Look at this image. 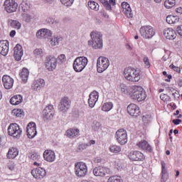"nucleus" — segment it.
I'll list each match as a JSON object with an SVG mask.
<instances>
[{
  "mask_svg": "<svg viewBox=\"0 0 182 182\" xmlns=\"http://www.w3.org/2000/svg\"><path fill=\"white\" fill-rule=\"evenodd\" d=\"M129 95L131 99L137 100V102H143V100H146L147 97L144 89L139 85H133L131 87Z\"/></svg>",
  "mask_w": 182,
  "mask_h": 182,
  "instance_id": "f257e3e1",
  "label": "nucleus"
},
{
  "mask_svg": "<svg viewBox=\"0 0 182 182\" xmlns=\"http://www.w3.org/2000/svg\"><path fill=\"white\" fill-rule=\"evenodd\" d=\"M141 72L139 69L129 67L124 69V76L129 82H139L141 75Z\"/></svg>",
  "mask_w": 182,
  "mask_h": 182,
  "instance_id": "f03ea898",
  "label": "nucleus"
},
{
  "mask_svg": "<svg viewBox=\"0 0 182 182\" xmlns=\"http://www.w3.org/2000/svg\"><path fill=\"white\" fill-rule=\"evenodd\" d=\"M92 41H88L89 46H92L93 49H102L103 48V38L102 33L92 31L90 33Z\"/></svg>",
  "mask_w": 182,
  "mask_h": 182,
  "instance_id": "7ed1b4c3",
  "label": "nucleus"
},
{
  "mask_svg": "<svg viewBox=\"0 0 182 182\" xmlns=\"http://www.w3.org/2000/svg\"><path fill=\"white\" fill-rule=\"evenodd\" d=\"M75 174L79 178H83L87 174V165L85 162H77L75 164Z\"/></svg>",
  "mask_w": 182,
  "mask_h": 182,
  "instance_id": "20e7f679",
  "label": "nucleus"
},
{
  "mask_svg": "<svg viewBox=\"0 0 182 182\" xmlns=\"http://www.w3.org/2000/svg\"><path fill=\"white\" fill-rule=\"evenodd\" d=\"M87 58L86 57H77L73 62V69L75 72H82L85 68L87 65Z\"/></svg>",
  "mask_w": 182,
  "mask_h": 182,
  "instance_id": "39448f33",
  "label": "nucleus"
},
{
  "mask_svg": "<svg viewBox=\"0 0 182 182\" xmlns=\"http://www.w3.org/2000/svg\"><path fill=\"white\" fill-rule=\"evenodd\" d=\"M139 33L144 39H151L156 35V29L151 26H144L140 28Z\"/></svg>",
  "mask_w": 182,
  "mask_h": 182,
  "instance_id": "423d86ee",
  "label": "nucleus"
},
{
  "mask_svg": "<svg viewBox=\"0 0 182 182\" xmlns=\"http://www.w3.org/2000/svg\"><path fill=\"white\" fill-rule=\"evenodd\" d=\"M110 66V61L106 57H100L97 60V71L103 73Z\"/></svg>",
  "mask_w": 182,
  "mask_h": 182,
  "instance_id": "0eeeda50",
  "label": "nucleus"
},
{
  "mask_svg": "<svg viewBox=\"0 0 182 182\" xmlns=\"http://www.w3.org/2000/svg\"><path fill=\"white\" fill-rule=\"evenodd\" d=\"M8 134L14 139H19L22 134V130L16 123L11 124L8 127Z\"/></svg>",
  "mask_w": 182,
  "mask_h": 182,
  "instance_id": "6e6552de",
  "label": "nucleus"
},
{
  "mask_svg": "<svg viewBox=\"0 0 182 182\" xmlns=\"http://www.w3.org/2000/svg\"><path fill=\"white\" fill-rule=\"evenodd\" d=\"M115 139L121 146L127 144V132L124 129H119L115 133Z\"/></svg>",
  "mask_w": 182,
  "mask_h": 182,
  "instance_id": "1a4fd4ad",
  "label": "nucleus"
},
{
  "mask_svg": "<svg viewBox=\"0 0 182 182\" xmlns=\"http://www.w3.org/2000/svg\"><path fill=\"white\" fill-rule=\"evenodd\" d=\"M45 65L49 72H53L58 65V59L52 55L46 58Z\"/></svg>",
  "mask_w": 182,
  "mask_h": 182,
  "instance_id": "9d476101",
  "label": "nucleus"
},
{
  "mask_svg": "<svg viewBox=\"0 0 182 182\" xmlns=\"http://www.w3.org/2000/svg\"><path fill=\"white\" fill-rule=\"evenodd\" d=\"M72 105V102L68 97H64L61 99L58 106V109L60 112H62L63 113H66L69 109H70V106Z\"/></svg>",
  "mask_w": 182,
  "mask_h": 182,
  "instance_id": "9b49d317",
  "label": "nucleus"
},
{
  "mask_svg": "<svg viewBox=\"0 0 182 182\" xmlns=\"http://www.w3.org/2000/svg\"><path fill=\"white\" fill-rule=\"evenodd\" d=\"M92 173L96 177H105L107 174H111L112 171L106 166H100L95 167Z\"/></svg>",
  "mask_w": 182,
  "mask_h": 182,
  "instance_id": "f8f14e48",
  "label": "nucleus"
},
{
  "mask_svg": "<svg viewBox=\"0 0 182 182\" xmlns=\"http://www.w3.org/2000/svg\"><path fill=\"white\" fill-rule=\"evenodd\" d=\"M4 6L6 12L13 14V12H16V9H18V3L15 0H5Z\"/></svg>",
  "mask_w": 182,
  "mask_h": 182,
  "instance_id": "ddd939ff",
  "label": "nucleus"
},
{
  "mask_svg": "<svg viewBox=\"0 0 182 182\" xmlns=\"http://www.w3.org/2000/svg\"><path fill=\"white\" fill-rule=\"evenodd\" d=\"M55 116V109H53V105H50L47 106L43 111V119L44 122L46 120H51Z\"/></svg>",
  "mask_w": 182,
  "mask_h": 182,
  "instance_id": "4468645a",
  "label": "nucleus"
},
{
  "mask_svg": "<svg viewBox=\"0 0 182 182\" xmlns=\"http://www.w3.org/2000/svg\"><path fill=\"white\" fill-rule=\"evenodd\" d=\"M128 157L132 161H144L146 159L144 154L139 151H132L129 152Z\"/></svg>",
  "mask_w": 182,
  "mask_h": 182,
  "instance_id": "2eb2a0df",
  "label": "nucleus"
},
{
  "mask_svg": "<svg viewBox=\"0 0 182 182\" xmlns=\"http://www.w3.org/2000/svg\"><path fill=\"white\" fill-rule=\"evenodd\" d=\"M26 129L28 139H33V137L38 134V132L36 131V124H35V122L28 123Z\"/></svg>",
  "mask_w": 182,
  "mask_h": 182,
  "instance_id": "dca6fc26",
  "label": "nucleus"
},
{
  "mask_svg": "<svg viewBox=\"0 0 182 182\" xmlns=\"http://www.w3.org/2000/svg\"><path fill=\"white\" fill-rule=\"evenodd\" d=\"M31 174L34 178L39 180L43 178L46 176V170L45 168L39 167L31 171Z\"/></svg>",
  "mask_w": 182,
  "mask_h": 182,
  "instance_id": "f3484780",
  "label": "nucleus"
},
{
  "mask_svg": "<svg viewBox=\"0 0 182 182\" xmlns=\"http://www.w3.org/2000/svg\"><path fill=\"white\" fill-rule=\"evenodd\" d=\"M9 52V41L7 40L0 41V55L6 56Z\"/></svg>",
  "mask_w": 182,
  "mask_h": 182,
  "instance_id": "a211bd4d",
  "label": "nucleus"
},
{
  "mask_svg": "<svg viewBox=\"0 0 182 182\" xmlns=\"http://www.w3.org/2000/svg\"><path fill=\"white\" fill-rule=\"evenodd\" d=\"M36 36L38 39H46L52 36V31L48 28H41L37 31Z\"/></svg>",
  "mask_w": 182,
  "mask_h": 182,
  "instance_id": "6ab92c4d",
  "label": "nucleus"
},
{
  "mask_svg": "<svg viewBox=\"0 0 182 182\" xmlns=\"http://www.w3.org/2000/svg\"><path fill=\"white\" fill-rule=\"evenodd\" d=\"M127 110L130 116L137 117V116L140 115V108L136 104H130L127 107Z\"/></svg>",
  "mask_w": 182,
  "mask_h": 182,
  "instance_id": "aec40b11",
  "label": "nucleus"
},
{
  "mask_svg": "<svg viewBox=\"0 0 182 182\" xmlns=\"http://www.w3.org/2000/svg\"><path fill=\"white\" fill-rule=\"evenodd\" d=\"M43 159L46 161H48V163H53L55 160H56V155L55 154V151L47 149L43 152Z\"/></svg>",
  "mask_w": 182,
  "mask_h": 182,
  "instance_id": "412c9836",
  "label": "nucleus"
},
{
  "mask_svg": "<svg viewBox=\"0 0 182 182\" xmlns=\"http://www.w3.org/2000/svg\"><path fill=\"white\" fill-rule=\"evenodd\" d=\"M97 100H99V92L93 91L89 95L88 104L90 107H95Z\"/></svg>",
  "mask_w": 182,
  "mask_h": 182,
  "instance_id": "4be33fe9",
  "label": "nucleus"
},
{
  "mask_svg": "<svg viewBox=\"0 0 182 182\" xmlns=\"http://www.w3.org/2000/svg\"><path fill=\"white\" fill-rule=\"evenodd\" d=\"M164 36L168 41H174L177 38V33L172 28H167L164 31Z\"/></svg>",
  "mask_w": 182,
  "mask_h": 182,
  "instance_id": "5701e85b",
  "label": "nucleus"
},
{
  "mask_svg": "<svg viewBox=\"0 0 182 182\" xmlns=\"http://www.w3.org/2000/svg\"><path fill=\"white\" fill-rule=\"evenodd\" d=\"M2 82L4 87L9 90L14 87V78L11 77L9 75H4L2 77Z\"/></svg>",
  "mask_w": 182,
  "mask_h": 182,
  "instance_id": "b1692460",
  "label": "nucleus"
},
{
  "mask_svg": "<svg viewBox=\"0 0 182 182\" xmlns=\"http://www.w3.org/2000/svg\"><path fill=\"white\" fill-rule=\"evenodd\" d=\"M136 146L141 150H146L148 153H153V147L146 140L140 141L136 144Z\"/></svg>",
  "mask_w": 182,
  "mask_h": 182,
  "instance_id": "393cba45",
  "label": "nucleus"
},
{
  "mask_svg": "<svg viewBox=\"0 0 182 182\" xmlns=\"http://www.w3.org/2000/svg\"><path fill=\"white\" fill-rule=\"evenodd\" d=\"M14 58L16 60L19 61L22 59V56H23V49L22 48V46L20 44H17L14 48Z\"/></svg>",
  "mask_w": 182,
  "mask_h": 182,
  "instance_id": "a878e982",
  "label": "nucleus"
},
{
  "mask_svg": "<svg viewBox=\"0 0 182 182\" xmlns=\"http://www.w3.org/2000/svg\"><path fill=\"white\" fill-rule=\"evenodd\" d=\"M161 182H166L168 178V173H167V168H166V162L164 161H161Z\"/></svg>",
  "mask_w": 182,
  "mask_h": 182,
  "instance_id": "bb28decb",
  "label": "nucleus"
},
{
  "mask_svg": "<svg viewBox=\"0 0 182 182\" xmlns=\"http://www.w3.org/2000/svg\"><path fill=\"white\" fill-rule=\"evenodd\" d=\"M19 154V150L16 147H11L6 154L7 159H16Z\"/></svg>",
  "mask_w": 182,
  "mask_h": 182,
  "instance_id": "cd10ccee",
  "label": "nucleus"
},
{
  "mask_svg": "<svg viewBox=\"0 0 182 182\" xmlns=\"http://www.w3.org/2000/svg\"><path fill=\"white\" fill-rule=\"evenodd\" d=\"M80 134V131L77 128H70L67 130V136L69 139H75Z\"/></svg>",
  "mask_w": 182,
  "mask_h": 182,
  "instance_id": "c85d7f7f",
  "label": "nucleus"
},
{
  "mask_svg": "<svg viewBox=\"0 0 182 182\" xmlns=\"http://www.w3.org/2000/svg\"><path fill=\"white\" fill-rule=\"evenodd\" d=\"M44 87H45V80L42 78L36 80L34 81L33 85L32 86L33 90H39Z\"/></svg>",
  "mask_w": 182,
  "mask_h": 182,
  "instance_id": "c756f323",
  "label": "nucleus"
},
{
  "mask_svg": "<svg viewBox=\"0 0 182 182\" xmlns=\"http://www.w3.org/2000/svg\"><path fill=\"white\" fill-rule=\"evenodd\" d=\"M23 101V98L21 95H14L10 99V103L13 105V106H18V105H21V102Z\"/></svg>",
  "mask_w": 182,
  "mask_h": 182,
  "instance_id": "7c9ffc66",
  "label": "nucleus"
},
{
  "mask_svg": "<svg viewBox=\"0 0 182 182\" xmlns=\"http://www.w3.org/2000/svg\"><path fill=\"white\" fill-rule=\"evenodd\" d=\"M19 75L23 83H26L29 77V70L26 68H23Z\"/></svg>",
  "mask_w": 182,
  "mask_h": 182,
  "instance_id": "2f4dec72",
  "label": "nucleus"
},
{
  "mask_svg": "<svg viewBox=\"0 0 182 182\" xmlns=\"http://www.w3.org/2000/svg\"><path fill=\"white\" fill-rule=\"evenodd\" d=\"M96 141L90 140L89 142L86 144H80L77 148V151H83V150H86L87 147H90L92 144H95Z\"/></svg>",
  "mask_w": 182,
  "mask_h": 182,
  "instance_id": "473e14b6",
  "label": "nucleus"
},
{
  "mask_svg": "<svg viewBox=\"0 0 182 182\" xmlns=\"http://www.w3.org/2000/svg\"><path fill=\"white\" fill-rule=\"evenodd\" d=\"M62 41H63L62 36L55 35L51 38L50 43L51 46H58V45H59Z\"/></svg>",
  "mask_w": 182,
  "mask_h": 182,
  "instance_id": "72a5a7b5",
  "label": "nucleus"
},
{
  "mask_svg": "<svg viewBox=\"0 0 182 182\" xmlns=\"http://www.w3.org/2000/svg\"><path fill=\"white\" fill-rule=\"evenodd\" d=\"M180 21V18L176 16L169 15L166 17V22L169 25H173V23H177Z\"/></svg>",
  "mask_w": 182,
  "mask_h": 182,
  "instance_id": "f704fd0d",
  "label": "nucleus"
},
{
  "mask_svg": "<svg viewBox=\"0 0 182 182\" xmlns=\"http://www.w3.org/2000/svg\"><path fill=\"white\" fill-rule=\"evenodd\" d=\"M113 109V103L111 102H105L102 107V110L103 112H110Z\"/></svg>",
  "mask_w": 182,
  "mask_h": 182,
  "instance_id": "c9c22d12",
  "label": "nucleus"
},
{
  "mask_svg": "<svg viewBox=\"0 0 182 182\" xmlns=\"http://www.w3.org/2000/svg\"><path fill=\"white\" fill-rule=\"evenodd\" d=\"M33 55L35 58H38V59H42L43 58V50L42 48H36L33 50Z\"/></svg>",
  "mask_w": 182,
  "mask_h": 182,
  "instance_id": "e433bc0d",
  "label": "nucleus"
},
{
  "mask_svg": "<svg viewBox=\"0 0 182 182\" xmlns=\"http://www.w3.org/2000/svg\"><path fill=\"white\" fill-rule=\"evenodd\" d=\"M109 151L111 153H114L115 154H117V153H120L122 151V148L120 146L117 145H112L109 146Z\"/></svg>",
  "mask_w": 182,
  "mask_h": 182,
  "instance_id": "4c0bfd02",
  "label": "nucleus"
},
{
  "mask_svg": "<svg viewBox=\"0 0 182 182\" xmlns=\"http://www.w3.org/2000/svg\"><path fill=\"white\" fill-rule=\"evenodd\" d=\"M176 5V0H166L164 2V6L167 9L173 8Z\"/></svg>",
  "mask_w": 182,
  "mask_h": 182,
  "instance_id": "58836bf2",
  "label": "nucleus"
},
{
  "mask_svg": "<svg viewBox=\"0 0 182 182\" xmlns=\"http://www.w3.org/2000/svg\"><path fill=\"white\" fill-rule=\"evenodd\" d=\"M10 25L14 29L19 30V29H21V28H22V24L16 20H12Z\"/></svg>",
  "mask_w": 182,
  "mask_h": 182,
  "instance_id": "ea45409f",
  "label": "nucleus"
},
{
  "mask_svg": "<svg viewBox=\"0 0 182 182\" xmlns=\"http://www.w3.org/2000/svg\"><path fill=\"white\" fill-rule=\"evenodd\" d=\"M88 6L92 11H99V4L95 1H89Z\"/></svg>",
  "mask_w": 182,
  "mask_h": 182,
  "instance_id": "a19ab883",
  "label": "nucleus"
},
{
  "mask_svg": "<svg viewBox=\"0 0 182 182\" xmlns=\"http://www.w3.org/2000/svg\"><path fill=\"white\" fill-rule=\"evenodd\" d=\"M22 18L23 21H24V22H26L27 23H31V21H32V16L28 13H23Z\"/></svg>",
  "mask_w": 182,
  "mask_h": 182,
  "instance_id": "79ce46f5",
  "label": "nucleus"
},
{
  "mask_svg": "<svg viewBox=\"0 0 182 182\" xmlns=\"http://www.w3.org/2000/svg\"><path fill=\"white\" fill-rule=\"evenodd\" d=\"M19 8L21 9L23 14L28 13V11H29V5L26 2H23L20 4Z\"/></svg>",
  "mask_w": 182,
  "mask_h": 182,
  "instance_id": "37998d69",
  "label": "nucleus"
},
{
  "mask_svg": "<svg viewBox=\"0 0 182 182\" xmlns=\"http://www.w3.org/2000/svg\"><path fill=\"white\" fill-rule=\"evenodd\" d=\"M108 182H123V181L119 176H112L109 178Z\"/></svg>",
  "mask_w": 182,
  "mask_h": 182,
  "instance_id": "c03bdc74",
  "label": "nucleus"
},
{
  "mask_svg": "<svg viewBox=\"0 0 182 182\" xmlns=\"http://www.w3.org/2000/svg\"><path fill=\"white\" fill-rule=\"evenodd\" d=\"M57 59V63L59 65H62V63H64V62H66V56L65 54L60 55Z\"/></svg>",
  "mask_w": 182,
  "mask_h": 182,
  "instance_id": "a18cd8bd",
  "label": "nucleus"
},
{
  "mask_svg": "<svg viewBox=\"0 0 182 182\" xmlns=\"http://www.w3.org/2000/svg\"><path fill=\"white\" fill-rule=\"evenodd\" d=\"M13 114H14V116H16V117H22V116H23V109H14L12 111Z\"/></svg>",
  "mask_w": 182,
  "mask_h": 182,
  "instance_id": "49530a36",
  "label": "nucleus"
},
{
  "mask_svg": "<svg viewBox=\"0 0 182 182\" xmlns=\"http://www.w3.org/2000/svg\"><path fill=\"white\" fill-rule=\"evenodd\" d=\"M60 2L64 6H72L75 0H60Z\"/></svg>",
  "mask_w": 182,
  "mask_h": 182,
  "instance_id": "de8ad7c7",
  "label": "nucleus"
},
{
  "mask_svg": "<svg viewBox=\"0 0 182 182\" xmlns=\"http://www.w3.org/2000/svg\"><path fill=\"white\" fill-rule=\"evenodd\" d=\"M122 12H124V11H127L128 9H132L130 7V4L126 1H123L122 3Z\"/></svg>",
  "mask_w": 182,
  "mask_h": 182,
  "instance_id": "09e8293b",
  "label": "nucleus"
},
{
  "mask_svg": "<svg viewBox=\"0 0 182 182\" xmlns=\"http://www.w3.org/2000/svg\"><path fill=\"white\" fill-rule=\"evenodd\" d=\"M30 159L34 161L39 160V159H41V155H39L38 152H33L30 156Z\"/></svg>",
  "mask_w": 182,
  "mask_h": 182,
  "instance_id": "8fccbe9b",
  "label": "nucleus"
},
{
  "mask_svg": "<svg viewBox=\"0 0 182 182\" xmlns=\"http://www.w3.org/2000/svg\"><path fill=\"white\" fill-rule=\"evenodd\" d=\"M47 23H49V25H56L58 23V21L55 20L53 17H48L46 18Z\"/></svg>",
  "mask_w": 182,
  "mask_h": 182,
  "instance_id": "3c124183",
  "label": "nucleus"
},
{
  "mask_svg": "<svg viewBox=\"0 0 182 182\" xmlns=\"http://www.w3.org/2000/svg\"><path fill=\"white\" fill-rule=\"evenodd\" d=\"M102 5L107 11H112V4L109 3V1L107 0Z\"/></svg>",
  "mask_w": 182,
  "mask_h": 182,
  "instance_id": "603ef678",
  "label": "nucleus"
},
{
  "mask_svg": "<svg viewBox=\"0 0 182 182\" xmlns=\"http://www.w3.org/2000/svg\"><path fill=\"white\" fill-rule=\"evenodd\" d=\"M123 14L128 18H133V13L132 12V9H129L128 10H125L123 11Z\"/></svg>",
  "mask_w": 182,
  "mask_h": 182,
  "instance_id": "864d4df0",
  "label": "nucleus"
},
{
  "mask_svg": "<svg viewBox=\"0 0 182 182\" xmlns=\"http://www.w3.org/2000/svg\"><path fill=\"white\" fill-rule=\"evenodd\" d=\"M92 127V130H94V132H97V130H99V129H100V123L95 122L93 123Z\"/></svg>",
  "mask_w": 182,
  "mask_h": 182,
  "instance_id": "5fc2aeb1",
  "label": "nucleus"
},
{
  "mask_svg": "<svg viewBox=\"0 0 182 182\" xmlns=\"http://www.w3.org/2000/svg\"><path fill=\"white\" fill-rule=\"evenodd\" d=\"M143 62H144V63L146 68H147V69H149V68H150V66H151V65H150V61H149V57L145 56V57L144 58V59H143Z\"/></svg>",
  "mask_w": 182,
  "mask_h": 182,
  "instance_id": "6e6d98bb",
  "label": "nucleus"
},
{
  "mask_svg": "<svg viewBox=\"0 0 182 182\" xmlns=\"http://www.w3.org/2000/svg\"><path fill=\"white\" fill-rule=\"evenodd\" d=\"M169 68L171 69H173L175 72H177V73H181V68L180 67H176L174 65L171 64Z\"/></svg>",
  "mask_w": 182,
  "mask_h": 182,
  "instance_id": "4d7b16f0",
  "label": "nucleus"
},
{
  "mask_svg": "<svg viewBox=\"0 0 182 182\" xmlns=\"http://www.w3.org/2000/svg\"><path fill=\"white\" fill-rule=\"evenodd\" d=\"M8 168L9 170H11V171H14V170H15V163L10 161L8 163Z\"/></svg>",
  "mask_w": 182,
  "mask_h": 182,
  "instance_id": "13d9d810",
  "label": "nucleus"
},
{
  "mask_svg": "<svg viewBox=\"0 0 182 182\" xmlns=\"http://www.w3.org/2000/svg\"><path fill=\"white\" fill-rule=\"evenodd\" d=\"M176 33L182 38V25H179L176 28Z\"/></svg>",
  "mask_w": 182,
  "mask_h": 182,
  "instance_id": "bf43d9fd",
  "label": "nucleus"
},
{
  "mask_svg": "<svg viewBox=\"0 0 182 182\" xmlns=\"http://www.w3.org/2000/svg\"><path fill=\"white\" fill-rule=\"evenodd\" d=\"M160 99H161V100L166 102V100H167V99H168V96L166 95L165 94H161L160 95Z\"/></svg>",
  "mask_w": 182,
  "mask_h": 182,
  "instance_id": "052dcab7",
  "label": "nucleus"
},
{
  "mask_svg": "<svg viewBox=\"0 0 182 182\" xmlns=\"http://www.w3.org/2000/svg\"><path fill=\"white\" fill-rule=\"evenodd\" d=\"M176 12L178 15H182V6H179L176 9Z\"/></svg>",
  "mask_w": 182,
  "mask_h": 182,
  "instance_id": "680f3d73",
  "label": "nucleus"
},
{
  "mask_svg": "<svg viewBox=\"0 0 182 182\" xmlns=\"http://www.w3.org/2000/svg\"><path fill=\"white\" fill-rule=\"evenodd\" d=\"M181 122V119H175L172 121V123H173V124H175L176 126L180 124V122Z\"/></svg>",
  "mask_w": 182,
  "mask_h": 182,
  "instance_id": "e2e57ef3",
  "label": "nucleus"
},
{
  "mask_svg": "<svg viewBox=\"0 0 182 182\" xmlns=\"http://www.w3.org/2000/svg\"><path fill=\"white\" fill-rule=\"evenodd\" d=\"M121 91L122 93H126L127 92V87L126 85H121Z\"/></svg>",
  "mask_w": 182,
  "mask_h": 182,
  "instance_id": "0e129e2a",
  "label": "nucleus"
},
{
  "mask_svg": "<svg viewBox=\"0 0 182 182\" xmlns=\"http://www.w3.org/2000/svg\"><path fill=\"white\" fill-rule=\"evenodd\" d=\"M15 35H16V31L15 30H12L10 32V36L11 38H14L15 36Z\"/></svg>",
  "mask_w": 182,
  "mask_h": 182,
  "instance_id": "69168bd1",
  "label": "nucleus"
},
{
  "mask_svg": "<svg viewBox=\"0 0 182 182\" xmlns=\"http://www.w3.org/2000/svg\"><path fill=\"white\" fill-rule=\"evenodd\" d=\"M109 4L112 5V6H114V5H116V0H109Z\"/></svg>",
  "mask_w": 182,
  "mask_h": 182,
  "instance_id": "338daca9",
  "label": "nucleus"
},
{
  "mask_svg": "<svg viewBox=\"0 0 182 182\" xmlns=\"http://www.w3.org/2000/svg\"><path fill=\"white\" fill-rule=\"evenodd\" d=\"M178 86H180L181 87H182V80H179L178 81Z\"/></svg>",
  "mask_w": 182,
  "mask_h": 182,
  "instance_id": "774afa93",
  "label": "nucleus"
}]
</instances>
